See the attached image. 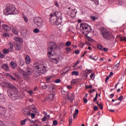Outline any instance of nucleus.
<instances>
[{"mask_svg":"<svg viewBox=\"0 0 126 126\" xmlns=\"http://www.w3.org/2000/svg\"><path fill=\"white\" fill-rule=\"evenodd\" d=\"M5 85L7 88H9L7 91V95L13 101H15L19 99L18 92L17 88L11 84L7 82L5 83Z\"/></svg>","mask_w":126,"mask_h":126,"instance_id":"obj_1","label":"nucleus"},{"mask_svg":"<svg viewBox=\"0 0 126 126\" xmlns=\"http://www.w3.org/2000/svg\"><path fill=\"white\" fill-rule=\"evenodd\" d=\"M51 18L49 19L51 24L56 25H61L63 22V17H62V13L61 12L55 11L50 14Z\"/></svg>","mask_w":126,"mask_h":126,"instance_id":"obj_2","label":"nucleus"},{"mask_svg":"<svg viewBox=\"0 0 126 126\" xmlns=\"http://www.w3.org/2000/svg\"><path fill=\"white\" fill-rule=\"evenodd\" d=\"M33 67L35 69V71L33 73L34 78H37V77L41 76V74H45V72H47L46 66L43 64H39L36 63L33 65Z\"/></svg>","mask_w":126,"mask_h":126,"instance_id":"obj_3","label":"nucleus"},{"mask_svg":"<svg viewBox=\"0 0 126 126\" xmlns=\"http://www.w3.org/2000/svg\"><path fill=\"white\" fill-rule=\"evenodd\" d=\"M101 36L105 40L109 41L111 39L115 38V36L112 34V33L106 29H101L100 30Z\"/></svg>","mask_w":126,"mask_h":126,"instance_id":"obj_4","label":"nucleus"},{"mask_svg":"<svg viewBox=\"0 0 126 126\" xmlns=\"http://www.w3.org/2000/svg\"><path fill=\"white\" fill-rule=\"evenodd\" d=\"M80 31L85 36H87V34H89L92 31V29L87 24H81L80 25Z\"/></svg>","mask_w":126,"mask_h":126,"instance_id":"obj_5","label":"nucleus"},{"mask_svg":"<svg viewBox=\"0 0 126 126\" xmlns=\"http://www.w3.org/2000/svg\"><path fill=\"white\" fill-rule=\"evenodd\" d=\"M5 10L8 14H17L18 13V11L15 9L14 5L11 4H7Z\"/></svg>","mask_w":126,"mask_h":126,"instance_id":"obj_6","label":"nucleus"},{"mask_svg":"<svg viewBox=\"0 0 126 126\" xmlns=\"http://www.w3.org/2000/svg\"><path fill=\"white\" fill-rule=\"evenodd\" d=\"M61 93H62L63 95H66L67 99H68L69 101H70L71 103H72L73 100H74V94L72 93L70 94V97H69V92H66L64 90H62Z\"/></svg>","mask_w":126,"mask_h":126,"instance_id":"obj_7","label":"nucleus"},{"mask_svg":"<svg viewBox=\"0 0 126 126\" xmlns=\"http://www.w3.org/2000/svg\"><path fill=\"white\" fill-rule=\"evenodd\" d=\"M34 23L35 24H36L37 27H38L39 29L43 28V24H44V21H43V19L41 18L40 17L36 18L35 19Z\"/></svg>","mask_w":126,"mask_h":126,"instance_id":"obj_8","label":"nucleus"},{"mask_svg":"<svg viewBox=\"0 0 126 126\" xmlns=\"http://www.w3.org/2000/svg\"><path fill=\"white\" fill-rule=\"evenodd\" d=\"M68 10L67 11V14L69 15L72 18L75 17L76 15V10L72 9L70 7H68Z\"/></svg>","mask_w":126,"mask_h":126,"instance_id":"obj_9","label":"nucleus"},{"mask_svg":"<svg viewBox=\"0 0 126 126\" xmlns=\"http://www.w3.org/2000/svg\"><path fill=\"white\" fill-rule=\"evenodd\" d=\"M10 47L9 49H4L2 50L3 54H5V55H7L9 53V52H12L13 51V44L11 42L9 43Z\"/></svg>","mask_w":126,"mask_h":126,"instance_id":"obj_10","label":"nucleus"},{"mask_svg":"<svg viewBox=\"0 0 126 126\" xmlns=\"http://www.w3.org/2000/svg\"><path fill=\"white\" fill-rule=\"evenodd\" d=\"M20 76L21 78H23L24 80H29L30 78L29 76L27 74V72L23 70L20 72Z\"/></svg>","mask_w":126,"mask_h":126,"instance_id":"obj_11","label":"nucleus"},{"mask_svg":"<svg viewBox=\"0 0 126 126\" xmlns=\"http://www.w3.org/2000/svg\"><path fill=\"white\" fill-rule=\"evenodd\" d=\"M58 46L57 45V44H56V43L55 42H52L51 44V47H49L48 49V52H53V50L54 49H57L58 48Z\"/></svg>","mask_w":126,"mask_h":126,"instance_id":"obj_12","label":"nucleus"},{"mask_svg":"<svg viewBox=\"0 0 126 126\" xmlns=\"http://www.w3.org/2000/svg\"><path fill=\"white\" fill-rule=\"evenodd\" d=\"M23 43L22 42H16V44L15 45V48L16 51H20L22 48V45Z\"/></svg>","mask_w":126,"mask_h":126,"instance_id":"obj_13","label":"nucleus"},{"mask_svg":"<svg viewBox=\"0 0 126 126\" xmlns=\"http://www.w3.org/2000/svg\"><path fill=\"white\" fill-rule=\"evenodd\" d=\"M0 67L5 71H9V70H10V69H9V67L8 66V64L6 63L1 64Z\"/></svg>","mask_w":126,"mask_h":126,"instance_id":"obj_14","label":"nucleus"},{"mask_svg":"<svg viewBox=\"0 0 126 126\" xmlns=\"http://www.w3.org/2000/svg\"><path fill=\"white\" fill-rule=\"evenodd\" d=\"M48 57L50 61L52 60V58L56 59L57 58H59V57H57V55L56 54L53 55V54L51 52H48Z\"/></svg>","mask_w":126,"mask_h":126,"instance_id":"obj_15","label":"nucleus"},{"mask_svg":"<svg viewBox=\"0 0 126 126\" xmlns=\"http://www.w3.org/2000/svg\"><path fill=\"white\" fill-rule=\"evenodd\" d=\"M60 58L59 57H57L56 58H51V60L50 61L51 63H55L56 64H58L59 63V62H60Z\"/></svg>","mask_w":126,"mask_h":126,"instance_id":"obj_16","label":"nucleus"},{"mask_svg":"<svg viewBox=\"0 0 126 126\" xmlns=\"http://www.w3.org/2000/svg\"><path fill=\"white\" fill-rule=\"evenodd\" d=\"M25 60L26 64H30V63H31V58H30V56H29V55H26Z\"/></svg>","mask_w":126,"mask_h":126,"instance_id":"obj_17","label":"nucleus"},{"mask_svg":"<svg viewBox=\"0 0 126 126\" xmlns=\"http://www.w3.org/2000/svg\"><path fill=\"white\" fill-rule=\"evenodd\" d=\"M5 76H7V77H8L10 79H12V80H14V81H16V78L13 77V76L11 75L10 74L6 73L5 74Z\"/></svg>","mask_w":126,"mask_h":126,"instance_id":"obj_18","label":"nucleus"},{"mask_svg":"<svg viewBox=\"0 0 126 126\" xmlns=\"http://www.w3.org/2000/svg\"><path fill=\"white\" fill-rule=\"evenodd\" d=\"M2 28L5 31H10L11 30V28L6 25H3Z\"/></svg>","mask_w":126,"mask_h":126,"instance_id":"obj_19","label":"nucleus"},{"mask_svg":"<svg viewBox=\"0 0 126 126\" xmlns=\"http://www.w3.org/2000/svg\"><path fill=\"white\" fill-rule=\"evenodd\" d=\"M10 65L12 68H16L17 67V64L13 61H11L10 63Z\"/></svg>","mask_w":126,"mask_h":126,"instance_id":"obj_20","label":"nucleus"},{"mask_svg":"<svg viewBox=\"0 0 126 126\" xmlns=\"http://www.w3.org/2000/svg\"><path fill=\"white\" fill-rule=\"evenodd\" d=\"M26 72H27V74L30 76V75H31L32 74V69L31 68L28 67Z\"/></svg>","mask_w":126,"mask_h":126,"instance_id":"obj_21","label":"nucleus"},{"mask_svg":"<svg viewBox=\"0 0 126 126\" xmlns=\"http://www.w3.org/2000/svg\"><path fill=\"white\" fill-rule=\"evenodd\" d=\"M5 108L0 106V114H1V115H3L5 114Z\"/></svg>","mask_w":126,"mask_h":126,"instance_id":"obj_22","label":"nucleus"},{"mask_svg":"<svg viewBox=\"0 0 126 126\" xmlns=\"http://www.w3.org/2000/svg\"><path fill=\"white\" fill-rule=\"evenodd\" d=\"M78 113H79V111L78 109H76L75 110V112L73 114V119H75L76 117H77V115H78Z\"/></svg>","mask_w":126,"mask_h":126,"instance_id":"obj_23","label":"nucleus"},{"mask_svg":"<svg viewBox=\"0 0 126 126\" xmlns=\"http://www.w3.org/2000/svg\"><path fill=\"white\" fill-rule=\"evenodd\" d=\"M26 121H28V119H25L24 120H21L20 122V124L21 126H25V124H26Z\"/></svg>","mask_w":126,"mask_h":126,"instance_id":"obj_24","label":"nucleus"},{"mask_svg":"<svg viewBox=\"0 0 126 126\" xmlns=\"http://www.w3.org/2000/svg\"><path fill=\"white\" fill-rule=\"evenodd\" d=\"M27 111V109L24 110V111H23L24 115H27L28 116H31V112H30V111H28L26 113Z\"/></svg>","mask_w":126,"mask_h":126,"instance_id":"obj_25","label":"nucleus"},{"mask_svg":"<svg viewBox=\"0 0 126 126\" xmlns=\"http://www.w3.org/2000/svg\"><path fill=\"white\" fill-rule=\"evenodd\" d=\"M55 98V94H50L48 95V98L49 99V100H53Z\"/></svg>","mask_w":126,"mask_h":126,"instance_id":"obj_26","label":"nucleus"},{"mask_svg":"<svg viewBox=\"0 0 126 126\" xmlns=\"http://www.w3.org/2000/svg\"><path fill=\"white\" fill-rule=\"evenodd\" d=\"M14 40H15L16 41V43H22L21 42V38H19V37H14Z\"/></svg>","mask_w":126,"mask_h":126,"instance_id":"obj_27","label":"nucleus"},{"mask_svg":"<svg viewBox=\"0 0 126 126\" xmlns=\"http://www.w3.org/2000/svg\"><path fill=\"white\" fill-rule=\"evenodd\" d=\"M25 64V62L23 60H21L19 63V65L20 66H23Z\"/></svg>","mask_w":126,"mask_h":126,"instance_id":"obj_28","label":"nucleus"},{"mask_svg":"<svg viewBox=\"0 0 126 126\" xmlns=\"http://www.w3.org/2000/svg\"><path fill=\"white\" fill-rule=\"evenodd\" d=\"M2 101H4V96L3 94H0V102H2Z\"/></svg>","mask_w":126,"mask_h":126,"instance_id":"obj_29","label":"nucleus"},{"mask_svg":"<svg viewBox=\"0 0 126 126\" xmlns=\"http://www.w3.org/2000/svg\"><path fill=\"white\" fill-rule=\"evenodd\" d=\"M78 74H79V72H78V71H73L72 72V75H78Z\"/></svg>","mask_w":126,"mask_h":126,"instance_id":"obj_30","label":"nucleus"},{"mask_svg":"<svg viewBox=\"0 0 126 126\" xmlns=\"http://www.w3.org/2000/svg\"><path fill=\"white\" fill-rule=\"evenodd\" d=\"M12 31L13 33H14V34H18V30L16 29L13 28Z\"/></svg>","mask_w":126,"mask_h":126,"instance_id":"obj_31","label":"nucleus"},{"mask_svg":"<svg viewBox=\"0 0 126 126\" xmlns=\"http://www.w3.org/2000/svg\"><path fill=\"white\" fill-rule=\"evenodd\" d=\"M51 86H52L51 85H50L48 83H46V86H45L46 89H51Z\"/></svg>","mask_w":126,"mask_h":126,"instance_id":"obj_32","label":"nucleus"},{"mask_svg":"<svg viewBox=\"0 0 126 126\" xmlns=\"http://www.w3.org/2000/svg\"><path fill=\"white\" fill-rule=\"evenodd\" d=\"M4 58H5V55L0 52V59H4Z\"/></svg>","mask_w":126,"mask_h":126,"instance_id":"obj_33","label":"nucleus"},{"mask_svg":"<svg viewBox=\"0 0 126 126\" xmlns=\"http://www.w3.org/2000/svg\"><path fill=\"white\" fill-rule=\"evenodd\" d=\"M65 50L66 51L67 54H68L69 53H70V52H71V49L69 47H66L65 48Z\"/></svg>","mask_w":126,"mask_h":126,"instance_id":"obj_34","label":"nucleus"},{"mask_svg":"<svg viewBox=\"0 0 126 126\" xmlns=\"http://www.w3.org/2000/svg\"><path fill=\"white\" fill-rule=\"evenodd\" d=\"M119 65H120V62L117 63L115 65H114V68L115 69H118L119 68Z\"/></svg>","mask_w":126,"mask_h":126,"instance_id":"obj_35","label":"nucleus"},{"mask_svg":"<svg viewBox=\"0 0 126 126\" xmlns=\"http://www.w3.org/2000/svg\"><path fill=\"white\" fill-rule=\"evenodd\" d=\"M97 47L99 50H101V51H102V50H103V46H102V45H101V44H98L97 46Z\"/></svg>","mask_w":126,"mask_h":126,"instance_id":"obj_36","label":"nucleus"},{"mask_svg":"<svg viewBox=\"0 0 126 126\" xmlns=\"http://www.w3.org/2000/svg\"><path fill=\"white\" fill-rule=\"evenodd\" d=\"M71 45V42L70 41H67L65 43V45L66 46V47H69V46H70Z\"/></svg>","mask_w":126,"mask_h":126,"instance_id":"obj_37","label":"nucleus"},{"mask_svg":"<svg viewBox=\"0 0 126 126\" xmlns=\"http://www.w3.org/2000/svg\"><path fill=\"white\" fill-rule=\"evenodd\" d=\"M71 123H72V117H69V126H70V125H71Z\"/></svg>","mask_w":126,"mask_h":126,"instance_id":"obj_38","label":"nucleus"},{"mask_svg":"<svg viewBox=\"0 0 126 126\" xmlns=\"http://www.w3.org/2000/svg\"><path fill=\"white\" fill-rule=\"evenodd\" d=\"M97 98H98V93H96L95 94V96L93 99L94 102H96V101H97Z\"/></svg>","mask_w":126,"mask_h":126,"instance_id":"obj_39","label":"nucleus"},{"mask_svg":"<svg viewBox=\"0 0 126 126\" xmlns=\"http://www.w3.org/2000/svg\"><path fill=\"white\" fill-rule=\"evenodd\" d=\"M89 59L91 60H93V61H97V60H98V58L96 59H95L94 58L92 57V55H90L89 57Z\"/></svg>","mask_w":126,"mask_h":126,"instance_id":"obj_40","label":"nucleus"},{"mask_svg":"<svg viewBox=\"0 0 126 126\" xmlns=\"http://www.w3.org/2000/svg\"><path fill=\"white\" fill-rule=\"evenodd\" d=\"M91 19L93 21H95L96 20V17L95 16H91Z\"/></svg>","mask_w":126,"mask_h":126,"instance_id":"obj_41","label":"nucleus"},{"mask_svg":"<svg viewBox=\"0 0 126 126\" xmlns=\"http://www.w3.org/2000/svg\"><path fill=\"white\" fill-rule=\"evenodd\" d=\"M121 41H125V42H126V36H123L120 37Z\"/></svg>","mask_w":126,"mask_h":126,"instance_id":"obj_42","label":"nucleus"},{"mask_svg":"<svg viewBox=\"0 0 126 126\" xmlns=\"http://www.w3.org/2000/svg\"><path fill=\"white\" fill-rule=\"evenodd\" d=\"M39 32H40V30L38 29L33 30V33H39Z\"/></svg>","mask_w":126,"mask_h":126,"instance_id":"obj_43","label":"nucleus"},{"mask_svg":"<svg viewBox=\"0 0 126 126\" xmlns=\"http://www.w3.org/2000/svg\"><path fill=\"white\" fill-rule=\"evenodd\" d=\"M124 98V96H123V95L120 96L118 98V100L119 101H120L121 102H122V101H123V99Z\"/></svg>","mask_w":126,"mask_h":126,"instance_id":"obj_44","label":"nucleus"},{"mask_svg":"<svg viewBox=\"0 0 126 126\" xmlns=\"http://www.w3.org/2000/svg\"><path fill=\"white\" fill-rule=\"evenodd\" d=\"M69 70V69H67V67L64 68L63 70L64 73H66V72H68Z\"/></svg>","mask_w":126,"mask_h":126,"instance_id":"obj_45","label":"nucleus"},{"mask_svg":"<svg viewBox=\"0 0 126 126\" xmlns=\"http://www.w3.org/2000/svg\"><path fill=\"white\" fill-rule=\"evenodd\" d=\"M98 106L100 110H103V104L102 103H99V104H98Z\"/></svg>","mask_w":126,"mask_h":126,"instance_id":"obj_46","label":"nucleus"},{"mask_svg":"<svg viewBox=\"0 0 126 126\" xmlns=\"http://www.w3.org/2000/svg\"><path fill=\"white\" fill-rule=\"evenodd\" d=\"M47 120V116H44L43 118L42 119V122H46Z\"/></svg>","mask_w":126,"mask_h":126,"instance_id":"obj_47","label":"nucleus"},{"mask_svg":"<svg viewBox=\"0 0 126 126\" xmlns=\"http://www.w3.org/2000/svg\"><path fill=\"white\" fill-rule=\"evenodd\" d=\"M28 93L30 94L31 96H32V95H33V91H29Z\"/></svg>","mask_w":126,"mask_h":126,"instance_id":"obj_48","label":"nucleus"},{"mask_svg":"<svg viewBox=\"0 0 126 126\" xmlns=\"http://www.w3.org/2000/svg\"><path fill=\"white\" fill-rule=\"evenodd\" d=\"M31 116L32 119H35V116L36 115H35V114L32 113H31Z\"/></svg>","mask_w":126,"mask_h":126,"instance_id":"obj_49","label":"nucleus"},{"mask_svg":"<svg viewBox=\"0 0 126 126\" xmlns=\"http://www.w3.org/2000/svg\"><path fill=\"white\" fill-rule=\"evenodd\" d=\"M23 18H24V21H25V22H28V18H27L26 16H24Z\"/></svg>","mask_w":126,"mask_h":126,"instance_id":"obj_50","label":"nucleus"},{"mask_svg":"<svg viewBox=\"0 0 126 126\" xmlns=\"http://www.w3.org/2000/svg\"><path fill=\"white\" fill-rule=\"evenodd\" d=\"M94 16L96 18H97L98 17V16H99V14H98V13H94Z\"/></svg>","mask_w":126,"mask_h":126,"instance_id":"obj_51","label":"nucleus"},{"mask_svg":"<svg viewBox=\"0 0 126 126\" xmlns=\"http://www.w3.org/2000/svg\"><path fill=\"white\" fill-rule=\"evenodd\" d=\"M46 84H43V85H41V87L42 88V89H46Z\"/></svg>","mask_w":126,"mask_h":126,"instance_id":"obj_52","label":"nucleus"},{"mask_svg":"<svg viewBox=\"0 0 126 126\" xmlns=\"http://www.w3.org/2000/svg\"><path fill=\"white\" fill-rule=\"evenodd\" d=\"M53 125L54 126H57L58 125V121H57V120H54L53 121Z\"/></svg>","mask_w":126,"mask_h":126,"instance_id":"obj_53","label":"nucleus"},{"mask_svg":"<svg viewBox=\"0 0 126 126\" xmlns=\"http://www.w3.org/2000/svg\"><path fill=\"white\" fill-rule=\"evenodd\" d=\"M55 83H60L61 82V79H58L55 81Z\"/></svg>","mask_w":126,"mask_h":126,"instance_id":"obj_54","label":"nucleus"},{"mask_svg":"<svg viewBox=\"0 0 126 126\" xmlns=\"http://www.w3.org/2000/svg\"><path fill=\"white\" fill-rule=\"evenodd\" d=\"M102 51H104V52H108V51H109V49H108V48H102Z\"/></svg>","mask_w":126,"mask_h":126,"instance_id":"obj_55","label":"nucleus"},{"mask_svg":"<svg viewBox=\"0 0 126 126\" xmlns=\"http://www.w3.org/2000/svg\"><path fill=\"white\" fill-rule=\"evenodd\" d=\"M90 88H92V85L86 86V89H89Z\"/></svg>","mask_w":126,"mask_h":126,"instance_id":"obj_56","label":"nucleus"},{"mask_svg":"<svg viewBox=\"0 0 126 126\" xmlns=\"http://www.w3.org/2000/svg\"><path fill=\"white\" fill-rule=\"evenodd\" d=\"M3 37H9V34L7 33H3Z\"/></svg>","mask_w":126,"mask_h":126,"instance_id":"obj_57","label":"nucleus"},{"mask_svg":"<svg viewBox=\"0 0 126 126\" xmlns=\"http://www.w3.org/2000/svg\"><path fill=\"white\" fill-rule=\"evenodd\" d=\"M83 101H84V103H87L88 100H87V98H85V97H83Z\"/></svg>","mask_w":126,"mask_h":126,"instance_id":"obj_58","label":"nucleus"},{"mask_svg":"<svg viewBox=\"0 0 126 126\" xmlns=\"http://www.w3.org/2000/svg\"><path fill=\"white\" fill-rule=\"evenodd\" d=\"M76 81H75V80H73L71 81V85H73L74 84H75Z\"/></svg>","mask_w":126,"mask_h":126,"instance_id":"obj_59","label":"nucleus"},{"mask_svg":"<svg viewBox=\"0 0 126 126\" xmlns=\"http://www.w3.org/2000/svg\"><path fill=\"white\" fill-rule=\"evenodd\" d=\"M0 126H4V123L1 121H0Z\"/></svg>","mask_w":126,"mask_h":126,"instance_id":"obj_60","label":"nucleus"},{"mask_svg":"<svg viewBox=\"0 0 126 126\" xmlns=\"http://www.w3.org/2000/svg\"><path fill=\"white\" fill-rule=\"evenodd\" d=\"M95 75V74H94V73H92L90 76V77L91 78H93L94 76Z\"/></svg>","mask_w":126,"mask_h":126,"instance_id":"obj_61","label":"nucleus"},{"mask_svg":"<svg viewBox=\"0 0 126 126\" xmlns=\"http://www.w3.org/2000/svg\"><path fill=\"white\" fill-rule=\"evenodd\" d=\"M98 107L97 106H94V111H98Z\"/></svg>","mask_w":126,"mask_h":126,"instance_id":"obj_62","label":"nucleus"},{"mask_svg":"<svg viewBox=\"0 0 126 126\" xmlns=\"http://www.w3.org/2000/svg\"><path fill=\"white\" fill-rule=\"evenodd\" d=\"M80 63V61H77L75 63V64L74 65V66H76V65H77L78 64V63Z\"/></svg>","mask_w":126,"mask_h":126,"instance_id":"obj_63","label":"nucleus"},{"mask_svg":"<svg viewBox=\"0 0 126 126\" xmlns=\"http://www.w3.org/2000/svg\"><path fill=\"white\" fill-rule=\"evenodd\" d=\"M74 53H75V54H76V55H79L80 52H79V50L75 51H74Z\"/></svg>","mask_w":126,"mask_h":126,"instance_id":"obj_64","label":"nucleus"}]
</instances>
